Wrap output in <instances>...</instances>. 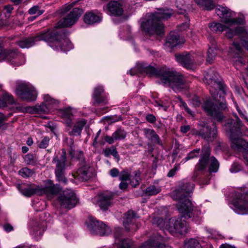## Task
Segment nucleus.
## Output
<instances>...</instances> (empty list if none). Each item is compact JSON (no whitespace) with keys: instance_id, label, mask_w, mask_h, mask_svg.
<instances>
[{"instance_id":"nucleus-12","label":"nucleus","mask_w":248,"mask_h":248,"mask_svg":"<svg viewBox=\"0 0 248 248\" xmlns=\"http://www.w3.org/2000/svg\"><path fill=\"white\" fill-rule=\"evenodd\" d=\"M66 155V151L64 149H63L60 158L56 156L53 160V162L56 164L55 172L57 179L59 182L65 184L66 182L65 176Z\"/></svg>"},{"instance_id":"nucleus-40","label":"nucleus","mask_w":248,"mask_h":248,"mask_svg":"<svg viewBox=\"0 0 248 248\" xmlns=\"http://www.w3.org/2000/svg\"><path fill=\"white\" fill-rule=\"evenodd\" d=\"M217 54L216 47L215 46L210 47L207 52L206 61L209 63H212L215 59Z\"/></svg>"},{"instance_id":"nucleus-57","label":"nucleus","mask_w":248,"mask_h":248,"mask_svg":"<svg viewBox=\"0 0 248 248\" xmlns=\"http://www.w3.org/2000/svg\"><path fill=\"white\" fill-rule=\"evenodd\" d=\"M120 171L117 168H113L110 170L109 173L112 177H116L120 175Z\"/></svg>"},{"instance_id":"nucleus-6","label":"nucleus","mask_w":248,"mask_h":248,"mask_svg":"<svg viewBox=\"0 0 248 248\" xmlns=\"http://www.w3.org/2000/svg\"><path fill=\"white\" fill-rule=\"evenodd\" d=\"M235 120L228 119L225 124V129L230 136L231 147L234 151L242 153L244 158L248 164V143L241 138L240 128L242 126V122L235 114Z\"/></svg>"},{"instance_id":"nucleus-13","label":"nucleus","mask_w":248,"mask_h":248,"mask_svg":"<svg viewBox=\"0 0 248 248\" xmlns=\"http://www.w3.org/2000/svg\"><path fill=\"white\" fill-rule=\"evenodd\" d=\"M16 93L18 96L28 101H35L37 95L36 90L29 83H21L18 85Z\"/></svg>"},{"instance_id":"nucleus-3","label":"nucleus","mask_w":248,"mask_h":248,"mask_svg":"<svg viewBox=\"0 0 248 248\" xmlns=\"http://www.w3.org/2000/svg\"><path fill=\"white\" fill-rule=\"evenodd\" d=\"M17 187L22 194L28 197H31L34 194L56 195L60 193V195L59 198L61 205L66 209H72L77 202V198L73 190L71 189L65 190L62 191V193H61V189L58 185H51L41 188L37 186L22 184L18 185Z\"/></svg>"},{"instance_id":"nucleus-41","label":"nucleus","mask_w":248,"mask_h":248,"mask_svg":"<svg viewBox=\"0 0 248 248\" xmlns=\"http://www.w3.org/2000/svg\"><path fill=\"white\" fill-rule=\"evenodd\" d=\"M134 173V177L130 180V184L133 187H136L140 183V171H135Z\"/></svg>"},{"instance_id":"nucleus-44","label":"nucleus","mask_w":248,"mask_h":248,"mask_svg":"<svg viewBox=\"0 0 248 248\" xmlns=\"http://www.w3.org/2000/svg\"><path fill=\"white\" fill-rule=\"evenodd\" d=\"M18 173L22 177L28 178L32 176L34 173V171L28 168H23L19 170Z\"/></svg>"},{"instance_id":"nucleus-14","label":"nucleus","mask_w":248,"mask_h":248,"mask_svg":"<svg viewBox=\"0 0 248 248\" xmlns=\"http://www.w3.org/2000/svg\"><path fill=\"white\" fill-rule=\"evenodd\" d=\"M232 208L236 213L241 215L248 214V194L236 195L232 202Z\"/></svg>"},{"instance_id":"nucleus-60","label":"nucleus","mask_w":248,"mask_h":248,"mask_svg":"<svg viewBox=\"0 0 248 248\" xmlns=\"http://www.w3.org/2000/svg\"><path fill=\"white\" fill-rule=\"evenodd\" d=\"M73 7V4L65 5L62 8V13L64 14L66 12H68V11L72 8Z\"/></svg>"},{"instance_id":"nucleus-51","label":"nucleus","mask_w":248,"mask_h":248,"mask_svg":"<svg viewBox=\"0 0 248 248\" xmlns=\"http://www.w3.org/2000/svg\"><path fill=\"white\" fill-rule=\"evenodd\" d=\"M152 222L153 223L157 224V226L160 228L163 227V226H165L166 228V222H165L164 220L161 217H154L152 220Z\"/></svg>"},{"instance_id":"nucleus-15","label":"nucleus","mask_w":248,"mask_h":248,"mask_svg":"<svg viewBox=\"0 0 248 248\" xmlns=\"http://www.w3.org/2000/svg\"><path fill=\"white\" fill-rule=\"evenodd\" d=\"M10 61L14 65L18 66L25 63V57L21 54H18L15 51L3 50L0 44V61Z\"/></svg>"},{"instance_id":"nucleus-20","label":"nucleus","mask_w":248,"mask_h":248,"mask_svg":"<svg viewBox=\"0 0 248 248\" xmlns=\"http://www.w3.org/2000/svg\"><path fill=\"white\" fill-rule=\"evenodd\" d=\"M106 13L114 16H120L124 13V9L121 3L118 1H110L103 6Z\"/></svg>"},{"instance_id":"nucleus-8","label":"nucleus","mask_w":248,"mask_h":248,"mask_svg":"<svg viewBox=\"0 0 248 248\" xmlns=\"http://www.w3.org/2000/svg\"><path fill=\"white\" fill-rule=\"evenodd\" d=\"M50 35L52 39L46 41V42L52 43L50 44L51 47L57 50H61L62 51H68L73 48V44L69 39L65 37L63 32L61 31H46Z\"/></svg>"},{"instance_id":"nucleus-56","label":"nucleus","mask_w":248,"mask_h":248,"mask_svg":"<svg viewBox=\"0 0 248 248\" xmlns=\"http://www.w3.org/2000/svg\"><path fill=\"white\" fill-rule=\"evenodd\" d=\"M180 169L179 165H176L173 168L170 170L167 174V176L169 177H173L174 174L176 173L177 170Z\"/></svg>"},{"instance_id":"nucleus-22","label":"nucleus","mask_w":248,"mask_h":248,"mask_svg":"<svg viewBox=\"0 0 248 248\" xmlns=\"http://www.w3.org/2000/svg\"><path fill=\"white\" fill-rule=\"evenodd\" d=\"M82 166L79 168L76 173L73 174V176L81 181H86L92 176V173L90 171V167L88 165L82 164Z\"/></svg>"},{"instance_id":"nucleus-4","label":"nucleus","mask_w":248,"mask_h":248,"mask_svg":"<svg viewBox=\"0 0 248 248\" xmlns=\"http://www.w3.org/2000/svg\"><path fill=\"white\" fill-rule=\"evenodd\" d=\"M137 67L140 72L145 73L150 77H158L162 84L170 87L176 93L188 88V81L186 78L173 70L164 69L157 71L155 67L147 66L145 63L139 64Z\"/></svg>"},{"instance_id":"nucleus-33","label":"nucleus","mask_w":248,"mask_h":248,"mask_svg":"<svg viewBox=\"0 0 248 248\" xmlns=\"http://www.w3.org/2000/svg\"><path fill=\"white\" fill-rule=\"evenodd\" d=\"M201 8L206 10H212L215 8L216 3L214 0H193Z\"/></svg>"},{"instance_id":"nucleus-54","label":"nucleus","mask_w":248,"mask_h":248,"mask_svg":"<svg viewBox=\"0 0 248 248\" xmlns=\"http://www.w3.org/2000/svg\"><path fill=\"white\" fill-rule=\"evenodd\" d=\"M241 167L239 164L235 163H233L230 169V170L232 173L238 172L241 170Z\"/></svg>"},{"instance_id":"nucleus-30","label":"nucleus","mask_w":248,"mask_h":248,"mask_svg":"<svg viewBox=\"0 0 248 248\" xmlns=\"http://www.w3.org/2000/svg\"><path fill=\"white\" fill-rule=\"evenodd\" d=\"M69 143L70 144L69 155H70L72 158H75L79 160L81 164H84V155L83 152L80 151H75V148L72 139L69 140Z\"/></svg>"},{"instance_id":"nucleus-23","label":"nucleus","mask_w":248,"mask_h":248,"mask_svg":"<svg viewBox=\"0 0 248 248\" xmlns=\"http://www.w3.org/2000/svg\"><path fill=\"white\" fill-rule=\"evenodd\" d=\"M127 133L124 129L118 128L111 136L107 135L105 137L106 142L109 144H113L114 141L124 139L126 136Z\"/></svg>"},{"instance_id":"nucleus-52","label":"nucleus","mask_w":248,"mask_h":248,"mask_svg":"<svg viewBox=\"0 0 248 248\" xmlns=\"http://www.w3.org/2000/svg\"><path fill=\"white\" fill-rule=\"evenodd\" d=\"M3 100H4L2 101L6 103H6H8V104H13V103H14L15 102L14 97L12 96L11 94L8 93H5L4 95Z\"/></svg>"},{"instance_id":"nucleus-16","label":"nucleus","mask_w":248,"mask_h":248,"mask_svg":"<svg viewBox=\"0 0 248 248\" xmlns=\"http://www.w3.org/2000/svg\"><path fill=\"white\" fill-rule=\"evenodd\" d=\"M113 194L111 192H105L100 193L92 200L93 202L100 207V209L106 211L112 205Z\"/></svg>"},{"instance_id":"nucleus-48","label":"nucleus","mask_w":248,"mask_h":248,"mask_svg":"<svg viewBox=\"0 0 248 248\" xmlns=\"http://www.w3.org/2000/svg\"><path fill=\"white\" fill-rule=\"evenodd\" d=\"M200 149H195L188 154L185 157V160L187 161L188 160L194 158V157H197L199 155Z\"/></svg>"},{"instance_id":"nucleus-59","label":"nucleus","mask_w":248,"mask_h":248,"mask_svg":"<svg viewBox=\"0 0 248 248\" xmlns=\"http://www.w3.org/2000/svg\"><path fill=\"white\" fill-rule=\"evenodd\" d=\"M25 162L27 164H31L33 160V157L32 155L28 154L25 155L24 157Z\"/></svg>"},{"instance_id":"nucleus-9","label":"nucleus","mask_w":248,"mask_h":248,"mask_svg":"<svg viewBox=\"0 0 248 248\" xmlns=\"http://www.w3.org/2000/svg\"><path fill=\"white\" fill-rule=\"evenodd\" d=\"M87 228L92 235H107L110 233V228L105 223L93 217H90L87 223Z\"/></svg>"},{"instance_id":"nucleus-39","label":"nucleus","mask_w":248,"mask_h":248,"mask_svg":"<svg viewBox=\"0 0 248 248\" xmlns=\"http://www.w3.org/2000/svg\"><path fill=\"white\" fill-rule=\"evenodd\" d=\"M236 35L240 38L242 41V39H248V32L244 27H236Z\"/></svg>"},{"instance_id":"nucleus-7","label":"nucleus","mask_w":248,"mask_h":248,"mask_svg":"<svg viewBox=\"0 0 248 248\" xmlns=\"http://www.w3.org/2000/svg\"><path fill=\"white\" fill-rule=\"evenodd\" d=\"M210 149L209 144H205L202 149V155L199 162L196 166L197 171H202L209 164V172H217L219 167V163L214 156L210 158Z\"/></svg>"},{"instance_id":"nucleus-28","label":"nucleus","mask_w":248,"mask_h":248,"mask_svg":"<svg viewBox=\"0 0 248 248\" xmlns=\"http://www.w3.org/2000/svg\"><path fill=\"white\" fill-rule=\"evenodd\" d=\"M228 52L230 56L234 58H237L240 59L239 61L241 63H243L241 59V57L243 55V47L239 43L233 42L232 46L230 47Z\"/></svg>"},{"instance_id":"nucleus-32","label":"nucleus","mask_w":248,"mask_h":248,"mask_svg":"<svg viewBox=\"0 0 248 248\" xmlns=\"http://www.w3.org/2000/svg\"><path fill=\"white\" fill-rule=\"evenodd\" d=\"M59 114L63 119L67 127H71L73 124L72 116L71 110L70 108H67L61 109L59 111Z\"/></svg>"},{"instance_id":"nucleus-46","label":"nucleus","mask_w":248,"mask_h":248,"mask_svg":"<svg viewBox=\"0 0 248 248\" xmlns=\"http://www.w3.org/2000/svg\"><path fill=\"white\" fill-rule=\"evenodd\" d=\"M131 172L128 170H124L120 173L119 180L122 181L130 180Z\"/></svg>"},{"instance_id":"nucleus-42","label":"nucleus","mask_w":248,"mask_h":248,"mask_svg":"<svg viewBox=\"0 0 248 248\" xmlns=\"http://www.w3.org/2000/svg\"><path fill=\"white\" fill-rule=\"evenodd\" d=\"M161 189L158 186L151 185L146 188L145 193L147 195H154L160 192Z\"/></svg>"},{"instance_id":"nucleus-43","label":"nucleus","mask_w":248,"mask_h":248,"mask_svg":"<svg viewBox=\"0 0 248 248\" xmlns=\"http://www.w3.org/2000/svg\"><path fill=\"white\" fill-rule=\"evenodd\" d=\"M105 155L108 156L110 155L114 156V158L117 159V161L120 160V156L117 152V149L112 146L106 149L104 152Z\"/></svg>"},{"instance_id":"nucleus-35","label":"nucleus","mask_w":248,"mask_h":248,"mask_svg":"<svg viewBox=\"0 0 248 248\" xmlns=\"http://www.w3.org/2000/svg\"><path fill=\"white\" fill-rule=\"evenodd\" d=\"M136 219V214L133 211H128L124 215V225L126 229L129 231L130 228L128 227L129 224L134 223Z\"/></svg>"},{"instance_id":"nucleus-34","label":"nucleus","mask_w":248,"mask_h":248,"mask_svg":"<svg viewBox=\"0 0 248 248\" xmlns=\"http://www.w3.org/2000/svg\"><path fill=\"white\" fill-rule=\"evenodd\" d=\"M86 123V121L83 119L77 122L73 127V130L69 131V134L71 136L80 135L83 128Z\"/></svg>"},{"instance_id":"nucleus-11","label":"nucleus","mask_w":248,"mask_h":248,"mask_svg":"<svg viewBox=\"0 0 248 248\" xmlns=\"http://www.w3.org/2000/svg\"><path fill=\"white\" fill-rule=\"evenodd\" d=\"M199 128L196 134L200 136L202 139L208 142H212L217 136V129L215 124L211 125H207L204 123L199 124Z\"/></svg>"},{"instance_id":"nucleus-49","label":"nucleus","mask_w":248,"mask_h":248,"mask_svg":"<svg viewBox=\"0 0 248 248\" xmlns=\"http://www.w3.org/2000/svg\"><path fill=\"white\" fill-rule=\"evenodd\" d=\"M231 26L227 25V29L225 31H226L225 36L227 38L231 39L233 37V36L236 35V28L234 29H232L230 27Z\"/></svg>"},{"instance_id":"nucleus-27","label":"nucleus","mask_w":248,"mask_h":248,"mask_svg":"<svg viewBox=\"0 0 248 248\" xmlns=\"http://www.w3.org/2000/svg\"><path fill=\"white\" fill-rule=\"evenodd\" d=\"M44 232V227L42 223L35 221L32 222V227L30 229V232L33 237L38 240L41 238Z\"/></svg>"},{"instance_id":"nucleus-37","label":"nucleus","mask_w":248,"mask_h":248,"mask_svg":"<svg viewBox=\"0 0 248 248\" xmlns=\"http://www.w3.org/2000/svg\"><path fill=\"white\" fill-rule=\"evenodd\" d=\"M184 248H202V247L199 241L191 238L185 241Z\"/></svg>"},{"instance_id":"nucleus-47","label":"nucleus","mask_w":248,"mask_h":248,"mask_svg":"<svg viewBox=\"0 0 248 248\" xmlns=\"http://www.w3.org/2000/svg\"><path fill=\"white\" fill-rule=\"evenodd\" d=\"M44 12V10H40L39 6L38 5L33 6L28 10V13L30 15L37 14L38 16H40L43 14Z\"/></svg>"},{"instance_id":"nucleus-10","label":"nucleus","mask_w":248,"mask_h":248,"mask_svg":"<svg viewBox=\"0 0 248 248\" xmlns=\"http://www.w3.org/2000/svg\"><path fill=\"white\" fill-rule=\"evenodd\" d=\"M216 13L221 18L222 22L226 25L232 26L240 25L243 23V19L240 18H232L233 13L226 7L218 5L216 9Z\"/></svg>"},{"instance_id":"nucleus-38","label":"nucleus","mask_w":248,"mask_h":248,"mask_svg":"<svg viewBox=\"0 0 248 248\" xmlns=\"http://www.w3.org/2000/svg\"><path fill=\"white\" fill-rule=\"evenodd\" d=\"M152 104L155 106L158 107L159 109H163L165 111L167 110L169 107V102L166 100L164 101L154 100L152 102Z\"/></svg>"},{"instance_id":"nucleus-2","label":"nucleus","mask_w":248,"mask_h":248,"mask_svg":"<svg viewBox=\"0 0 248 248\" xmlns=\"http://www.w3.org/2000/svg\"><path fill=\"white\" fill-rule=\"evenodd\" d=\"M217 73L213 69L208 70L203 78V81L209 86V92L215 100L213 103L211 101H206L202 106V108L207 114L211 115L217 122H221L224 118L221 111L227 108V105L224 100V97L218 95L217 90L226 93L225 86L218 79Z\"/></svg>"},{"instance_id":"nucleus-64","label":"nucleus","mask_w":248,"mask_h":248,"mask_svg":"<svg viewBox=\"0 0 248 248\" xmlns=\"http://www.w3.org/2000/svg\"><path fill=\"white\" fill-rule=\"evenodd\" d=\"M128 184L127 182L122 181L119 185V188L122 190H124L128 187Z\"/></svg>"},{"instance_id":"nucleus-36","label":"nucleus","mask_w":248,"mask_h":248,"mask_svg":"<svg viewBox=\"0 0 248 248\" xmlns=\"http://www.w3.org/2000/svg\"><path fill=\"white\" fill-rule=\"evenodd\" d=\"M227 25L226 24L223 25L222 23L218 22L211 23L209 25L210 30L216 32H221L225 31L227 29Z\"/></svg>"},{"instance_id":"nucleus-26","label":"nucleus","mask_w":248,"mask_h":248,"mask_svg":"<svg viewBox=\"0 0 248 248\" xmlns=\"http://www.w3.org/2000/svg\"><path fill=\"white\" fill-rule=\"evenodd\" d=\"M184 39L180 37L177 32L170 31L168 36L166 44L171 47H175L178 45L184 43Z\"/></svg>"},{"instance_id":"nucleus-53","label":"nucleus","mask_w":248,"mask_h":248,"mask_svg":"<svg viewBox=\"0 0 248 248\" xmlns=\"http://www.w3.org/2000/svg\"><path fill=\"white\" fill-rule=\"evenodd\" d=\"M185 17L186 19V21L185 23H182L181 25L178 26V30L180 31H183L189 27V19L187 16H186L185 15Z\"/></svg>"},{"instance_id":"nucleus-1","label":"nucleus","mask_w":248,"mask_h":248,"mask_svg":"<svg viewBox=\"0 0 248 248\" xmlns=\"http://www.w3.org/2000/svg\"><path fill=\"white\" fill-rule=\"evenodd\" d=\"M195 185L187 181L180 182L178 188L172 193V198L177 201V207L181 216L178 217H172L166 223V230L172 235L184 234L188 230L187 223L183 219L193 218L195 222H199L201 212L194 209L193 205L189 199L190 194L192 193Z\"/></svg>"},{"instance_id":"nucleus-29","label":"nucleus","mask_w":248,"mask_h":248,"mask_svg":"<svg viewBox=\"0 0 248 248\" xmlns=\"http://www.w3.org/2000/svg\"><path fill=\"white\" fill-rule=\"evenodd\" d=\"M104 90L102 86H99L95 88L93 97L94 99V103L95 104H106L108 102L106 96H103V93Z\"/></svg>"},{"instance_id":"nucleus-63","label":"nucleus","mask_w":248,"mask_h":248,"mask_svg":"<svg viewBox=\"0 0 248 248\" xmlns=\"http://www.w3.org/2000/svg\"><path fill=\"white\" fill-rule=\"evenodd\" d=\"M190 130V126L189 125H183L180 127V130L183 133H186Z\"/></svg>"},{"instance_id":"nucleus-58","label":"nucleus","mask_w":248,"mask_h":248,"mask_svg":"<svg viewBox=\"0 0 248 248\" xmlns=\"http://www.w3.org/2000/svg\"><path fill=\"white\" fill-rule=\"evenodd\" d=\"M146 119L147 122L151 124H154L156 122L155 117L152 114H147Z\"/></svg>"},{"instance_id":"nucleus-31","label":"nucleus","mask_w":248,"mask_h":248,"mask_svg":"<svg viewBox=\"0 0 248 248\" xmlns=\"http://www.w3.org/2000/svg\"><path fill=\"white\" fill-rule=\"evenodd\" d=\"M102 19L101 16L95 14L93 12H87L83 16L84 22L88 25H93V24L99 23Z\"/></svg>"},{"instance_id":"nucleus-21","label":"nucleus","mask_w":248,"mask_h":248,"mask_svg":"<svg viewBox=\"0 0 248 248\" xmlns=\"http://www.w3.org/2000/svg\"><path fill=\"white\" fill-rule=\"evenodd\" d=\"M176 59L178 62L187 69H191L196 63L195 56L189 54L176 55Z\"/></svg>"},{"instance_id":"nucleus-17","label":"nucleus","mask_w":248,"mask_h":248,"mask_svg":"<svg viewBox=\"0 0 248 248\" xmlns=\"http://www.w3.org/2000/svg\"><path fill=\"white\" fill-rule=\"evenodd\" d=\"M83 13V11L79 8L73 9L68 15L59 21L57 27L58 28L72 26L77 22L78 19Z\"/></svg>"},{"instance_id":"nucleus-45","label":"nucleus","mask_w":248,"mask_h":248,"mask_svg":"<svg viewBox=\"0 0 248 248\" xmlns=\"http://www.w3.org/2000/svg\"><path fill=\"white\" fill-rule=\"evenodd\" d=\"M132 242L131 240H122L117 243L118 248H132Z\"/></svg>"},{"instance_id":"nucleus-5","label":"nucleus","mask_w":248,"mask_h":248,"mask_svg":"<svg viewBox=\"0 0 248 248\" xmlns=\"http://www.w3.org/2000/svg\"><path fill=\"white\" fill-rule=\"evenodd\" d=\"M173 13L172 9L163 8L158 9L154 13L147 14L145 17L140 20V27L150 35H162L164 34V26L161 19L170 18Z\"/></svg>"},{"instance_id":"nucleus-25","label":"nucleus","mask_w":248,"mask_h":248,"mask_svg":"<svg viewBox=\"0 0 248 248\" xmlns=\"http://www.w3.org/2000/svg\"><path fill=\"white\" fill-rule=\"evenodd\" d=\"M161 236L158 235L147 241L139 248H165V245L161 243Z\"/></svg>"},{"instance_id":"nucleus-55","label":"nucleus","mask_w":248,"mask_h":248,"mask_svg":"<svg viewBox=\"0 0 248 248\" xmlns=\"http://www.w3.org/2000/svg\"><path fill=\"white\" fill-rule=\"evenodd\" d=\"M179 100L181 103L180 106H182L183 107L184 109L187 112V113L191 115H194V113L189 108L186 103L184 102L180 97H179Z\"/></svg>"},{"instance_id":"nucleus-18","label":"nucleus","mask_w":248,"mask_h":248,"mask_svg":"<svg viewBox=\"0 0 248 248\" xmlns=\"http://www.w3.org/2000/svg\"><path fill=\"white\" fill-rule=\"evenodd\" d=\"M52 39L50 34L46 31H43L34 37L22 39L17 42L19 46L21 48H29L34 45L37 41L40 40L47 41Z\"/></svg>"},{"instance_id":"nucleus-24","label":"nucleus","mask_w":248,"mask_h":248,"mask_svg":"<svg viewBox=\"0 0 248 248\" xmlns=\"http://www.w3.org/2000/svg\"><path fill=\"white\" fill-rule=\"evenodd\" d=\"M142 131L145 138L151 142L162 146V140L155 130L144 128L142 129Z\"/></svg>"},{"instance_id":"nucleus-19","label":"nucleus","mask_w":248,"mask_h":248,"mask_svg":"<svg viewBox=\"0 0 248 248\" xmlns=\"http://www.w3.org/2000/svg\"><path fill=\"white\" fill-rule=\"evenodd\" d=\"M44 101L46 103H43L40 105L36 106V113H47L49 111V107H55L59 104V102L51 97L49 94H44Z\"/></svg>"},{"instance_id":"nucleus-61","label":"nucleus","mask_w":248,"mask_h":248,"mask_svg":"<svg viewBox=\"0 0 248 248\" xmlns=\"http://www.w3.org/2000/svg\"><path fill=\"white\" fill-rule=\"evenodd\" d=\"M236 109L237 110V111H238V113H239V114L241 116V117L242 118H244V119L246 120V121L247 122H248V118H247V117L245 116V115L244 114L246 111H242V110H241L240 109H239V107L237 105L236 106Z\"/></svg>"},{"instance_id":"nucleus-50","label":"nucleus","mask_w":248,"mask_h":248,"mask_svg":"<svg viewBox=\"0 0 248 248\" xmlns=\"http://www.w3.org/2000/svg\"><path fill=\"white\" fill-rule=\"evenodd\" d=\"M50 138L48 137H44L41 142L38 144V146L40 148H46L49 144Z\"/></svg>"},{"instance_id":"nucleus-62","label":"nucleus","mask_w":248,"mask_h":248,"mask_svg":"<svg viewBox=\"0 0 248 248\" xmlns=\"http://www.w3.org/2000/svg\"><path fill=\"white\" fill-rule=\"evenodd\" d=\"M191 103L195 107H198L200 105L201 102H200L199 98L195 97L194 98L192 99Z\"/></svg>"}]
</instances>
